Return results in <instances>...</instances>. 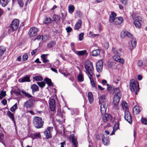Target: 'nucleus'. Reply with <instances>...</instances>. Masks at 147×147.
I'll use <instances>...</instances> for the list:
<instances>
[{
  "label": "nucleus",
  "mask_w": 147,
  "mask_h": 147,
  "mask_svg": "<svg viewBox=\"0 0 147 147\" xmlns=\"http://www.w3.org/2000/svg\"><path fill=\"white\" fill-rule=\"evenodd\" d=\"M137 64L139 66H142L143 65L142 61L141 60H139L137 62Z\"/></svg>",
  "instance_id": "4d7b16f0"
},
{
  "label": "nucleus",
  "mask_w": 147,
  "mask_h": 147,
  "mask_svg": "<svg viewBox=\"0 0 147 147\" xmlns=\"http://www.w3.org/2000/svg\"><path fill=\"white\" fill-rule=\"evenodd\" d=\"M7 115L12 120L14 123L16 124L15 121L14 120V117L13 114L10 111L7 112Z\"/></svg>",
  "instance_id": "4be33fe9"
},
{
  "label": "nucleus",
  "mask_w": 147,
  "mask_h": 147,
  "mask_svg": "<svg viewBox=\"0 0 147 147\" xmlns=\"http://www.w3.org/2000/svg\"><path fill=\"white\" fill-rule=\"evenodd\" d=\"M84 34L83 33H81L79 35V40L81 41L83 39Z\"/></svg>",
  "instance_id": "864d4df0"
},
{
  "label": "nucleus",
  "mask_w": 147,
  "mask_h": 147,
  "mask_svg": "<svg viewBox=\"0 0 147 147\" xmlns=\"http://www.w3.org/2000/svg\"><path fill=\"white\" fill-rule=\"evenodd\" d=\"M113 92L115 95H121V93L119 89L117 88L114 89Z\"/></svg>",
  "instance_id": "72a5a7b5"
},
{
  "label": "nucleus",
  "mask_w": 147,
  "mask_h": 147,
  "mask_svg": "<svg viewBox=\"0 0 147 147\" xmlns=\"http://www.w3.org/2000/svg\"><path fill=\"white\" fill-rule=\"evenodd\" d=\"M52 20L50 18L47 17L45 18V20L44 23L47 24H50Z\"/></svg>",
  "instance_id": "f704fd0d"
},
{
  "label": "nucleus",
  "mask_w": 147,
  "mask_h": 147,
  "mask_svg": "<svg viewBox=\"0 0 147 147\" xmlns=\"http://www.w3.org/2000/svg\"><path fill=\"white\" fill-rule=\"evenodd\" d=\"M6 95L5 92L3 91V90L1 91L0 93V95L3 98Z\"/></svg>",
  "instance_id": "13d9d810"
},
{
  "label": "nucleus",
  "mask_w": 147,
  "mask_h": 147,
  "mask_svg": "<svg viewBox=\"0 0 147 147\" xmlns=\"http://www.w3.org/2000/svg\"><path fill=\"white\" fill-rule=\"evenodd\" d=\"M85 67L86 70V74L88 75V76L92 77L94 68L92 63L89 61L86 62Z\"/></svg>",
  "instance_id": "7ed1b4c3"
},
{
  "label": "nucleus",
  "mask_w": 147,
  "mask_h": 147,
  "mask_svg": "<svg viewBox=\"0 0 147 147\" xmlns=\"http://www.w3.org/2000/svg\"><path fill=\"white\" fill-rule=\"evenodd\" d=\"M123 108L127 109V104L125 101H123L121 104Z\"/></svg>",
  "instance_id": "de8ad7c7"
},
{
  "label": "nucleus",
  "mask_w": 147,
  "mask_h": 147,
  "mask_svg": "<svg viewBox=\"0 0 147 147\" xmlns=\"http://www.w3.org/2000/svg\"><path fill=\"white\" fill-rule=\"evenodd\" d=\"M28 55L27 53H25L23 56V59L24 61H26L28 59Z\"/></svg>",
  "instance_id": "8fccbe9b"
},
{
  "label": "nucleus",
  "mask_w": 147,
  "mask_h": 147,
  "mask_svg": "<svg viewBox=\"0 0 147 147\" xmlns=\"http://www.w3.org/2000/svg\"><path fill=\"white\" fill-rule=\"evenodd\" d=\"M78 81L80 82H82L84 81V78L81 71L80 70L79 74L78 76Z\"/></svg>",
  "instance_id": "a878e982"
},
{
  "label": "nucleus",
  "mask_w": 147,
  "mask_h": 147,
  "mask_svg": "<svg viewBox=\"0 0 147 147\" xmlns=\"http://www.w3.org/2000/svg\"><path fill=\"white\" fill-rule=\"evenodd\" d=\"M88 77L90 80L91 84L92 85V86L94 87H95L96 86L95 83L93 80V79L92 78V77H91L90 76H88Z\"/></svg>",
  "instance_id": "37998d69"
},
{
  "label": "nucleus",
  "mask_w": 147,
  "mask_h": 147,
  "mask_svg": "<svg viewBox=\"0 0 147 147\" xmlns=\"http://www.w3.org/2000/svg\"><path fill=\"white\" fill-rule=\"evenodd\" d=\"M82 23V21L80 19L78 20L75 25L74 30H78L79 29L81 26Z\"/></svg>",
  "instance_id": "6ab92c4d"
},
{
  "label": "nucleus",
  "mask_w": 147,
  "mask_h": 147,
  "mask_svg": "<svg viewBox=\"0 0 147 147\" xmlns=\"http://www.w3.org/2000/svg\"><path fill=\"white\" fill-rule=\"evenodd\" d=\"M102 141L103 144L106 145H107L109 143V139L105 135H103L102 136Z\"/></svg>",
  "instance_id": "2eb2a0df"
},
{
  "label": "nucleus",
  "mask_w": 147,
  "mask_h": 147,
  "mask_svg": "<svg viewBox=\"0 0 147 147\" xmlns=\"http://www.w3.org/2000/svg\"><path fill=\"white\" fill-rule=\"evenodd\" d=\"M116 14L113 12H111L110 15L109 21L111 23H113L115 25H119L123 22V19L122 17L116 18Z\"/></svg>",
  "instance_id": "f257e3e1"
},
{
  "label": "nucleus",
  "mask_w": 147,
  "mask_h": 147,
  "mask_svg": "<svg viewBox=\"0 0 147 147\" xmlns=\"http://www.w3.org/2000/svg\"><path fill=\"white\" fill-rule=\"evenodd\" d=\"M49 55V54H42L41 55V57L42 59L43 63H46L49 61V60L47 59V56Z\"/></svg>",
  "instance_id": "aec40b11"
},
{
  "label": "nucleus",
  "mask_w": 147,
  "mask_h": 147,
  "mask_svg": "<svg viewBox=\"0 0 147 147\" xmlns=\"http://www.w3.org/2000/svg\"><path fill=\"white\" fill-rule=\"evenodd\" d=\"M136 19L137 20V21H140V22H143V19L140 16H137Z\"/></svg>",
  "instance_id": "5fc2aeb1"
},
{
  "label": "nucleus",
  "mask_w": 147,
  "mask_h": 147,
  "mask_svg": "<svg viewBox=\"0 0 147 147\" xmlns=\"http://www.w3.org/2000/svg\"><path fill=\"white\" fill-rule=\"evenodd\" d=\"M120 55H114L113 57V59L115 61H117L119 59L120 57H119Z\"/></svg>",
  "instance_id": "3c124183"
},
{
  "label": "nucleus",
  "mask_w": 147,
  "mask_h": 147,
  "mask_svg": "<svg viewBox=\"0 0 147 147\" xmlns=\"http://www.w3.org/2000/svg\"><path fill=\"white\" fill-rule=\"evenodd\" d=\"M120 1L121 3L123 4V5H126L128 2L127 0H119Z\"/></svg>",
  "instance_id": "6e6d98bb"
},
{
  "label": "nucleus",
  "mask_w": 147,
  "mask_h": 147,
  "mask_svg": "<svg viewBox=\"0 0 147 147\" xmlns=\"http://www.w3.org/2000/svg\"><path fill=\"white\" fill-rule=\"evenodd\" d=\"M117 62H119L123 64L124 63V60L123 59L121 58L120 57L119 59H118V60L117 61Z\"/></svg>",
  "instance_id": "052dcab7"
},
{
  "label": "nucleus",
  "mask_w": 147,
  "mask_h": 147,
  "mask_svg": "<svg viewBox=\"0 0 147 147\" xmlns=\"http://www.w3.org/2000/svg\"><path fill=\"white\" fill-rule=\"evenodd\" d=\"M134 24L136 28H140L141 24L140 21H137V20H135L134 21Z\"/></svg>",
  "instance_id": "bb28decb"
},
{
  "label": "nucleus",
  "mask_w": 147,
  "mask_h": 147,
  "mask_svg": "<svg viewBox=\"0 0 147 147\" xmlns=\"http://www.w3.org/2000/svg\"><path fill=\"white\" fill-rule=\"evenodd\" d=\"M37 51V49L33 50L31 52V55H33L35 54Z\"/></svg>",
  "instance_id": "774afa93"
},
{
  "label": "nucleus",
  "mask_w": 147,
  "mask_h": 147,
  "mask_svg": "<svg viewBox=\"0 0 147 147\" xmlns=\"http://www.w3.org/2000/svg\"><path fill=\"white\" fill-rule=\"evenodd\" d=\"M75 10V7L72 5H69L68 6V11L71 14Z\"/></svg>",
  "instance_id": "412c9836"
},
{
  "label": "nucleus",
  "mask_w": 147,
  "mask_h": 147,
  "mask_svg": "<svg viewBox=\"0 0 147 147\" xmlns=\"http://www.w3.org/2000/svg\"><path fill=\"white\" fill-rule=\"evenodd\" d=\"M131 41V46L133 49L135 48L136 45V41L135 39L132 38Z\"/></svg>",
  "instance_id": "2f4dec72"
},
{
  "label": "nucleus",
  "mask_w": 147,
  "mask_h": 147,
  "mask_svg": "<svg viewBox=\"0 0 147 147\" xmlns=\"http://www.w3.org/2000/svg\"><path fill=\"white\" fill-rule=\"evenodd\" d=\"M121 51V49H119V50H118L116 48L113 47L112 48V52L114 54L116 55H120V53L119 52Z\"/></svg>",
  "instance_id": "5701e85b"
},
{
  "label": "nucleus",
  "mask_w": 147,
  "mask_h": 147,
  "mask_svg": "<svg viewBox=\"0 0 147 147\" xmlns=\"http://www.w3.org/2000/svg\"><path fill=\"white\" fill-rule=\"evenodd\" d=\"M33 122L34 125L36 128H41L44 123L42 118L38 117H35L34 118Z\"/></svg>",
  "instance_id": "20e7f679"
},
{
  "label": "nucleus",
  "mask_w": 147,
  "mask_h": 147,
  "mask_svg": "<svg viewBox=\"0 0 147 147\" xmlns=\"http://www.w3.org/2000/svg\"><path fill=\"white\" fill-rule=\"evenodd\" d=\"M119 122L118 121H117L113 127V129L116 130L117 129L119 128Z\"/></svg>",
  "instance_id": "a18cd8bd"
},
{
  "label": "nucleus",
  "mask_w": 147,
  "mask_h": 147,
  "mask_svg": "<svg viewBox=\"0 0 147 147\" xmlns=\"http://www.w3.org/2000/svg\"><path fill=\"white\" fill-rule=\"evenodd\" d=\"M34 139L40 137V132L36 133L34 134Z\"/></svg>",
  "instance_id": "09e8293b"
},
{
  "label": "nucleus",
  "mask_w": 147,
  "mask_h": 147,
  "mask_svg": "<svg viewBox=\"0 0 147 147\" xmlns=\"http://www.w3.org/2000/svg\"><path fill=\"white\" fill-rule=\"evenodd\" d=\"M18 108V105L17 103L14 105L13 107L10 109V110L12 112H15Z\"/></svg>",
  "instance_id": "e433bc0d"
},
{
  "label": "nucleus",
  "mask_w": 147,
  "mask_h": 147,
  "mask_svg": "<svg viewBox=\"0 0 147 147\" xmlns=\"http://www.w3.org/2000/svg\"><path fill=\"white\" fill-rule=\"evenodd\" d=\"M66 30L67 32L69 33L72 30V29L70 27H68L66 28Z\"/></svg>",
  "instance_id": "680f3d73"
},
{
  "label": "nucleus",
  "mask_w": 147,
  "mask_h": 147,
  "mask_svg": "<svg viewBox=\"0 0 147 147\" xmlns=\"http://www.w3.org/2000/svg\"><path fill=\"white\" fill-rule=\"evenodd\" d=\"M37 83L38 85L41 88H42L44 87L45 85V83L43 82H37Z\"/></svg>",
  "instance_id": "49530a36"
},
{
  "label": "nucleus",
  "mask_w": 147,
  "mask_h": 147,
  "mask_svg": "<svg viewBox=\"0 0 147 147\" xmlns=\"http://www.w3.org/2000/svg\"><path fill=\"white\" fill-rule=\"evenodd\" d=\"M8 2V0H0V4L3 7L6 6Z\"/></svg>",
  "instance_id": "c85d7f7f"
},
{
  "label": "nucleus",
  "mask_w": 147,
  "mask_h": 147,
  "mask_svg": "<svg viewBox=\"0 0 147 147\" xmlns=\"http://www.w3.org/2000/svg\"><path fill=\"white\" fill-rule=\"evenodd\" d=\"M86 51H74L75 53L78 55H83L85 54Z\"/></svg>",
  "instance_id": "4c0bfd02"
},
{
  "label": "nucleus",
  "mask_w": 147,
  "mask_h": 147,
  "mask_svg": "<svg viewBox=\"0 0 147 147\" xmlns=\"http://www.w3.org/2000/svg\"><path fill=\"white\" fill-rule=\"evenodd\" d=\"M21 92L24 94L28 98H30L32 97V96L26 92L25 91L22 90L21 91Z\"/></svg>",
  "instance_id": "a19ab883"
},
{
  "label": "nucleus",
  "mask_w": 147,
  "mask_h": 147,
  "mask_svg": "<svg viewBox=\"0 0 147 147\" xmlns=\"http://www.w3.org/2000/svg\"><path fill=\"white\" fill-rule=\"evenodd\" d=\"M31 102L30 100H28L26 102L24 103V106L27 108H30L31 106Z\"/></svg>",
  "instance_id": "c756f323"
},
{
  "label": "nucleus",
  "mask_w": 147,
  "mask_h": 147,
  "mask_svg": "<svg viewBox=\"0 0 147 147\" xmlns=\"http://www.w3.org/2000/svg\"><path fill=\"white\" fill-rule=\"evenodd\" d=\"M129 87L132 92H134L136 95H137L139 91L140 88L138 83L135 81L134 79H131L130 82Z\"/></svg>",
  "instance_id": "f03ea898"
},
{
  "label": "nucleus",
  "mask_w": 147,
  "mask_h": 147,
  "mask_svg": "<svg viewBox=\"0 0 147 147\" xmlns=\"http://www.w3.org/2000/svg\"><path fill=\"white\" fill-rule=\"evenodd\" d=\"M105 115L102 117V120L104 122H106L107 121L108 115L107 113L104 114Z\"/></svg>",
  "instance_id": "c03bdc74"
},
{
  "label": "nucleus",
  "mask_w": 147,
  "mask_h": 147,
  "mask_svg": "<svg viewBox=\"0 0 147 147\" xmlns=\"http://www.w3.org/2000/svg\"><path fill=\"white\" fill-rule=\"evenodd\" d=\"M118 103L114 104V108L116 110H118L119 109V107L118 106Z\"/></svg>",
  "instance_id": "e2e57ef3"
},
{
  "label": "nucleus",
  "mask_w": 147,
  "mask_h": 147,
  "mask_svg": "<svg viewBox=\"0 0 147 147\" xmlns=\"http://www.w3.org/2000/svg\"><path fill=\"white\" fill-rule=\"evenodd\" d=\"M7 101L5 99L1 101L2 103L4 105H5L7 104Z\"/></svg>",
  "instance_id": "338daca9"
},
{
  "label": "nucleus",
  "mask_w": 147,
  "mask_h": 147,
  "mask_svg": "<svg viewBox=\"0 0 147 147\" xmlns=\"http://www.w3.org/2000/svg\"><path fill=\"white\" fill-rule=\"evenodd\" d=\"M125 119L129 123H131L132 122V119L130 113L127 110L125 111Z\"/></svg>",
  "instance_id": "9d476101"
},
{
  "label": "nucleus",
  "mask_w": 147,
  "mask_h": 147,
  "mask_svg": "<svg viewBox=\"0 0 147 147\" xmlns=\"http://www.w3.org/2000/svg\"><path fill=\"white\" fill-rule=\"evenodd\" d=\"M56 43L54 41H51L47 44V47L49 49L53 47L55 45Z\"/></svg>",
  "instance_id": "7c9ffc66"
},
{
  "label": "nucleus",
  "mask_w": 147,
  "mask_h": 147,
  "mask_svg": "<svg viewBox=\"0 0 147 147\" xmlns=\"http://www.w3.org/2000/svg\"><path fill=\"white\" fill-rule=\"evenodd\" d=\"M141 110V108L139 106H135L133 109V111L134 114L137 115L140 112Z\"/></svg>",
  "instance_id": "dca6fc26"
},
{
  "label": "nucleus",
  "mask_w": 147,
  "mask_h": 147,
  "mask_svg": "<svg viewBox=\"0 0 147 147\" xmlns=\"http://www.w3.org/2000/svg\"><path fill=\"white\" fill-rule=\"evenodd\" d=\"M96 67L97 71L98 72H100L102 71L103 67V61H99L96 63Z\"/></svg>",
  "instance_id": "9b49d317"
},
{
  "label": "nucleus",
  "mask_w": 147,
  "mask_h": 147,
  "mask_svg": "<svg viewBox=\"0 0 147 147\" xmlns=\"http://www.w3.org/2000/svg\"><path fill=\"white\" fill-rule=\"evenodd\" d=\"M69 139L72 142L74 146L75 147H76L78 143L76 139L74 138V134L70 135L69 136Z\"/></svg>",
  "instance_id": "ddd939ff"
},
{
  "label": "nucleus",
  "mask_w": 147,
  "mask_h": 147,
  "mask_svg": "<svg viewBox=\"0 0 147 147\" xmlns=\"http://www.w3.org/2000/svg\"><path fill=\"white\" fill-rule=\"evenodd\" d=\"M109 45L108 42H106L104 45V47L106 49H107L109 47Z\"/></svg>",
  "instance_id": "0e129e2a"
},
{
  "label": "nucleus",
  "mask_w": 147,
  "mask_h": 147,
  "mask_svg": "<svg viewBox=\"0 0 147 147\" xmlns=\"http://www.w3.org/2000/svg\"><path fill=\"white\" fill-rule=\"evenodd\" d=\"M141 121L142 123L144 124L147 125V120H146L144 118H142Z\"/></svg>",
  "instance_id": "bf43d9fd"
},
{
  "label": "nucleus",
  "mask_w": 147,
  "mask_h": 147,
  "mask_svg": "<svg viewBox=\"0 0 147 147\" xmlns=\"http://www.w3.org/2000/svg\"><path fill=\"white\" fill-rule=\"evenodd\" d=\"M19 81L20 82H30V77L26 76L19 79Z\"/></svg>",
  "instance_id": "a211bd4d"
},
{
  "label": "nucleus",
  "mask_w": 147,
  "mask_h": 147,
  "mask_svg": "<svg viewBox=\"0 0 147 147\" xmlns=\"http://www.w3.org/2000/svg\"><path fill=\"white\" fill-rule=\"evenodd\" d=\"M122 95H115L113 98L114 104L119 103Z\"/></svg>",
  "instance_id": "4468645a"
},
{
  "label": "nucleus",
  "mask_w": 147,
  "mask_h": 147,
  "mask_svg": "<svg viewBox=\"0 0 147 147\" xmlns=\"http://www.w3.org/2000/svg\"><path fill=\"white\" fill-rule=\"evenodd\" d=\"M53 127H49L44 132V133L47 139H49L51 137V133L53 130Z\"/></svg>",
  "instance_id": "423d86ee"
},
{
  "label": "nucleus",
  "mask_w": 147,
  "mask_h": 147,
  "mask_svg": "<svg viewBox=\"0 0 147 147\" xmlns=\"http://www.w3.org/2000/svg\"><path fill=\"white\" fill-rule=\"evenodd\" d=\"M100 104H101L100 107L101 113L102 114H104L105 113L108 106V104L106 101H103Z\"/></svg>",
  "instance_id": "0eeeda50"
},
{
  "label": "nucleus",
  "mask_w": 147,
  "mask_h": 147,
  "mask_svg": "<svg viewBox=\"0 0 147 147\" xmlns=\"http://www.w3.org/2000/svg\"><path fill=\"white\" fill-rule=\"evenodd\" d=\"M45 81L49 86H51L52 85V82L50 79L47 78L45 79Z\"/></svg>",
  "instance_id": "58836bf2"
},
{
  "label": "nucleus",
  "mask_w": 147,
  "mask_h": 147,
  "mask_svg": "<svg viewBox=\"0 0 147 147\" xmlns=\"http://www.w3.org/2000/svg\"><path fill=\"white\" fill-rule=\"evenodd\" d=\"M50 108L52 111H55L56 105L55 100L54 99H51L49 102Z\"/></svg>",
  "instance_id": "f8f14e48"
},
{
  "label": "nucleus",
  "mask_w": 147,
  "mask_h": 147,
  "mask_svg": "<svg viewBox=\"0 0 147 147\" xmlns=\"http://www.w3.org/2000/svg\"><path fill=\"white\" fill-rule=\"evenodd\" d=\"M6 48L3 46L0 47V56H2L5 51Z\"/></svg>",
  "instance_id": "473e14b6"
},
{
  "label": "nucleus",
  "mask_w": 147,
  "mask_h": 147,
  "mask_svg": "<svg viewBox=\"0 0 147 147\" xmlns=\"http://www.w3.org/2000/svg\"><path fill=\"white\" fill-rule=\"evenodd\" d=\"M121 80L120 78L118 76H114L113 78V82L115 84H117L118 82Z\"/></svg>",
  "instance_id": "ea45409f"
},
{
  "label": "nucleus",
  "mask_w": 147,
  "mask_h": 147,
  "mask_svg": "<svg viewBox=\"0 0 147 147\" xmlns=\"http://www.w3.org/2000/svg\"><path fill=\"white\" fill-rule=\"evenodd\" d=\"M100 51L99 50L97 49L93 51L91 53V55L92 56H96L99 55Z\"/></svg>",
  "instance_id": "cd10ccee"
},
{
  "label": "nucleus",
  "mask_w": 147,
  "mask_h": 147,
  "mask_svg": "<svg viewBox=\"0 0 147 147\" xmlns=\"http://www.w3.org/2000/svg\"><path fill=\"white\" fill-rule=\"evenodd\" d=\"M53 20L56 22H57L60 19V17L58 15H54L53 17Z\"/></svg>",
  "instance_id": "79ce46f5"
},
{
  "label": "nucleus",
  "mask_w": 147,
  "mask_h": 147,
  "mask_svg": "<svg viewBox=\"0 0 147 147\" xmlns=\"http://www.w3.org/2000/svg\"><path fill=\"white\" fill-rule=\"evenodd\" d=\"M33 79L36 81H41L43 80V78L41 76H37L33 77Z\"/></svg>",
  "instance_id": "c9c22d12"
},
{
  "label": "nucleus",
  "mask_w": 147,
  "mask_h": 147,
  "mask_svg": "<svg viewBox=\"0 0 147 147\" xmlns=\"http://www.w3.org/2000/svg\"><path fill=\"white\" fill-rule=\"evenodd\" d=\"M38 31V29L35 27L30 28L29 32V34L31 37H33L36 36Z\"/></svg>",
  "instance_id": "1a4fd4ad"
},
{
  "label": "nucleus",
  "mask_w": 147,
  "mask_h": 147,
  "mask_svg": "<svg viewBox=\"0 0 147 147\" xmlns=\"http://www.w3.org/2000/svg\"><path fill=\"white\" fill-rule=\"evenodd\" d=\"M33 92L38 91L39 90V88L38 86L35 84H32L31 87Z\"/></svg>",
  "instance_id": "b1692460"
},
{
  "label": "nucleus",
  "mask_w": 147,
  "mask_h": 147,
  "mask_svg": "<svg viewBox=\"0 0 147 147\" xmlns=\"http://www.w3.org/2000/svg\"><path fill=\"white\" fill-rule=\"evenodd\" d=\"M18 3L20 7H22L23 6L24 4L22 0H18Z\"/></svg>",
  "instance_id": "603ef678"
},
{
  "label": "nucleus",
  "mask_w": 147,
  "mask_h": 147,
  "mask_svg": "<svg viewBox=\"0 0 147 147\" xmlns=\"http://www.w3.org/2000/svg\"><path fill=\"white\" fill-rule=\"evenodd\" d=\"M19 24V21L17 19H14L12 22L11 25L9 27L8 31L11 32L15 31L18 29Z\"/></svg>",
  "instance_id": "39448f33"
},
{
  "label": "nucleus",
  "mask_w": 147,
  "mask_h": 147,
  "mask_svg": "<svg viewBox=\"0 0 147 147\" xmlns=\"http://www.w3.org/2000/svg\"><path fill=\"white\" fill-rule=\"evenodd\" d=\"M88 97L89 102L90 104L93 102L94 101V98L92 93L91 92H89L88 94Z\"/></svg>",
  "instance_id": "f3484780"
},
{
  "label": "nucleus",
  "mask_w": 147,
  "mask_h": 147,
  "mask_svg": "<svg viewBox=\"0 0 147 147\" xmlns=\"http://www.w3.org/2000/svg\"><path fill=\"white\" fill-rule=\"evenodd\" d=\"M112 89H113V87L112 86H108L107 88V90L109 91H110Z\"/></svg>",
  "instance_id": "69168bd1"
},
{
  "label": "nucleus",
  "mask_w": 147,
  "mask_h": 147,
  "mask_svg": "<svg viewBox=\"0 0 147 147\" xmlns=\"http://www.w3.org/2000/svg\"><path fill=\"white\" fill-rule=\"evenodd\" d=\"M106 96L105 95L100 96L99 97V104H100L103 101H105L106 100Z\"/></svg>",
  "instance_id": "393cba45"
},
{
  "label": "nucleus",
  "mask_w": 147,
  "mask_h": 147,
  "mask_svg": "<svg viewBox=\"0 0 147 147\" xmlns=\"http://www.w3.org/2000/svg\"><path fill=\"white\" fill-rule=\"evenodd\" d=\"M120 36L122 38H124L126 36L131 38H133L132 35L130 33L126 31H123L121 32Z\"/></svg>",
  "instance_id": "6e6552de"
}]
</instances>
